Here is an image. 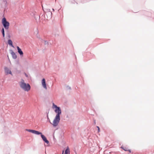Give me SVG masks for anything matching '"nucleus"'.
Segmentation results:
<instances>
[{
    "label": "nucleus",
    "mask_w": 154,
    "mask_h": 154,
    "mask_svg": "<svg viewBox=\"0 0 154 154\" xmlns=\"http://www.w3.org/2000/svg\"><path fill=\"white\" fill-rule=\"evenodd\" d=\"M70 151L69 148L67 146L66 148V150L65 151L64 154H70ZM64 151H63L62 154H63Z\"/></svg>",
    "instance_id": "423d86ee"
},
{
    "label": "nucleus",
    "mask_w": 154,
    "mask_h": 154,
    "mask_svg": "<svg viewBox=\"0 0 154 154\" xmlns=\"http://www.w3.org/2000/svg\"><path fill=\"white\" fill-rule=\"evenodd\" d=\"M2 34L3 35V37H5V32H4V30L3 28H2Z\"/></svg>",
    "instance_id": "f8f14e48"
},
{
    "label": "nucleus",
    "mask_w": 154,
    "mask_h": 154,
    "mask_svg": "<svg viewBox=\"0 0 154 154\" xmlns=\"http://www.w3.org/2000/svg\"><path fill=\"white\" fill-rule=\"evenodd\" d=\"M4 69L5 70V72L7 74H12L11 71L7 67H5Z\"/></svg>",
    "instance_id": "0eeeda50"
},
{
    "label": "nucleus",
    "mask_w": 154,
    "mask_h": 154,
    "mask_svg": "<svg viewBox=\"0 0 154 154\" xmlns=\"http://www.w3.org/2000/svg\"><path fill=\"white\" fill-rule=\"evenodd\" d=\"M29 132L32 133L33 134H35L37 135H41V136L43 140L47 144H48L49 143V141L47 140L46 137L43 135L41 132H40L38 131H36L33 130L31 129H26V130Z\"/></svg>",
    "instance_id": "7ed1b4c3"
},
{
    "label": "nucleus",
    "mask_w": 154,
    "mask_h": 154,
    "mask_svg": "<svg viewBox=\"0 0 154 154\" xmlns=\"http://www.w3.org/2000/svg\"><path fill=\"white\" fill-rule=\"evenodd\" d=\"M25 75L26 76V77H28V75L27 74H26V73H25Z\"/></svg>",
    "instance_id": "4468645a"
},
{
    "label": "nucleus",
    "mask_w": 154,
    "mask_h": 154,
    "mask_svg": "<svg viewBox=\"0 0 154 154\" xmlns=\"http://www.w3.org/2000/svg\"><path fill=\"white\" fill-rule=\"evenodd\" d=\"M97 127L98 128V132H99L100 131V128L99 127L97 126Z\"/></svg>",
    "instance_id": "ddd939ff"
},
{
    "label": "nucleus",
    "mask_w": 154,
    "mask_h": 154,
    "mask_svg": "<svg viewBox=\"0 0 154 154\" xmlns=\"http://www.w3.org/2000/svg\"><path fill=\"white\" fill-rule=\"evenodd\" d=\"M2 23L5 29H8L9 28V23L7 21L5 18L4 17L2 19Z\"/></svg>",
    "instance_id": "20e7f679"
},
{
    "label": "nucleus",
    "mask_w": 154,
    "mask_h": 154,
    "mask_svg": "<svg viewBox=\"0 0 154 154\" xmlns=\"http://www.w3.org/2000/svg\"><path fill=\"white\" fill-rule=\"evenodd\" d=\"M42 84L43 88L45 89H47V88L46 85L45 80V79H43L42 81Z\"/></svg>",
    "instance_id": "39448f33"
},
{
    "label": "nucleus",
    "mask_w": 154,
    "mask_h": 154,
    "mask_svg": "<svg viewBox=\"0 0 154 154\" xmlns=\"http://www.w3.org/2000/svg\"><path fill=\"white\" fill-rule=\"evenodd\" d=\"M52 108L55 109L54 111L57 113L52 123L53 126L55 127L58 125L59 122L60 120V115L61 114V110L60 107L57 106L54 103H53Z\"/></svg>",
    "instance_id": "f257e3e1"
},
{
    "label": "nucleus",
    "mask_w": 154,
    "mask_h": 154,
    "mask_svg": "<svg viewBox=\"0 0 154 154\" xmlns=\"http://www.w3.org/2000/svg\"><path fill=\"white\" fill-rule=\"evenodd\" d=\"M8 43L9 45H11L12 47L14 48V46L13 45L12 42L11 40H9L8 41Z\"/></svg>",
    "instance_id": "9d476101"
},
{
    "label": "nucleus",
    "mask_w": 154,
    "mask_h": 154,
    "mask_svg": "<svg viewBox=\"0 0 154 154\" xmlns=\"http://www.w3.org/2000/svg\"><path fill=\"white\" fill-rule=\"evenodd\" d=\"M11 54L12 56L14 59H15L17 58V56L16 54L13 51H12L11 52Z\"/></svg>",
    "instance_id": "1a4fd4ad"
},
{
    "label": "nucleus",
    "mask_w": 154,
    "mask_h": 154,
    "mask_svg": "<svg viewBox=\"0 0 154 154\" xmlns=\"http://www.w3.org/2000/svg\"><path fill=\"white\" fill-rule=\"evenodd\" d=\"M19 85L20 88L25 91H28L31 88L30 85L28 83H26L24 80L21 79V81L19 82Z\"/></svg>",
    "instance_id": "f03ea898"
},
{
    "label": "nucleus",
    "mask_w": 154,
    "mask_h": 154,
    "mask_svg": "<svg viewBox=\"0 0 154 154\" xmlns=\"http://www.w3.org/2000/svg\"><path fill=\"white\" fill-rule=\"evenodd\" d=\"M122 148L125 151H129V152H131V150L130 149H128V148L126 147H122Z\"/></svg>",
    "instance_id": "9b49d317"
},
{
    "label": "nucleus",
    "mask_w": 154,
    "mask_h": 154,
    "mask_svg": "<svg viewBox=\"0 0 154 154\" xmlns=\"http://www.w3.org/2000/svg\"><path fill=\"white\" fill-rule=\"evenodd\" d=\"M17 49L18 52V53L20 55H22L23 56V53L21 49L18 46L17 47Z\"/></svg>",
    "instance_id": "6e6552de"
}]
</instances>
